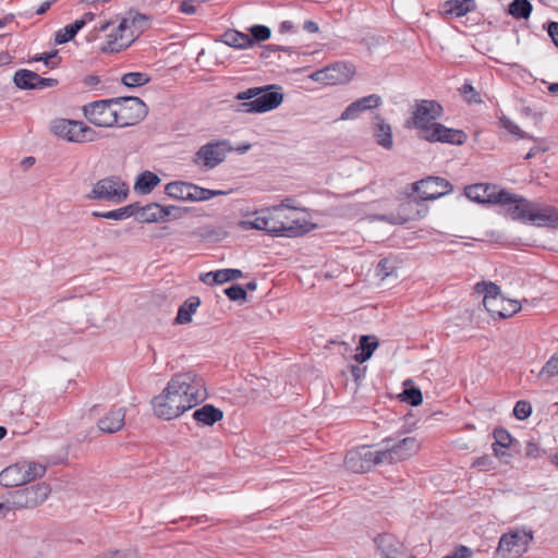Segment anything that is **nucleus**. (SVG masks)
<instances>
[{"mask_svg":"<svg viewBox=\"0 0 558 558\" xmlns=\"http://www.w3.org/2000/svg\"><path fill=\"white\" fill-rule=\"evenodd\" d=\"M442 114V107L435 100L423 99L413 108L412 123L417 135L428 142H453V130L446 128L437 120Z\"/></svg>","mask_w":558,"mask_h":558,"instance_id":"obj_1","label":"nucleus"},{"mask_svg":"<svg viewBox=\"0 0 558 558\" xmlns=\"http://www.w3.org/2000/svg\"><path fill=\"white\" fill-rule=\"evenodd\" d=\"M236 99L245 100L234 106V110L243 113H262L276 109L283 101V95L266 92L260 88H248L236 95Z\"/></svg>","mask_w":558,"mask_h":558,"instance_id":"obj_2","label":"nucleus"},{"mask_svg":"<svg viewBox=\"0 0 558 558\" xmlns=\"http://www.w3.org/2000/svg\"><path fill=\"white\" fill-rule=\"evenodd\" d=\"M475 289L483 294L484 307L493 318L511 317L521 310L519 301L502 296L498 286L493 282L477 283Z\"/></svg>","mask_w":558,"mask_h":558,"instance_id":"obj_3","label":"nucleus"},{"mask_svg":"<svg viewBox=\"0 0 558 558\" xmlns=\"http://www.w3.org/2000/svg\"><path fill=\"white\" fill-rule=\"evenodd\" d=\"M269 227L272 236H296L312 230V225L298 213L282 211L281 207H268Z\"/></svg>","mask_w":558,"mask_h":558,"instance_id":"obj_4","label":"nucleus"},{"mask_svg":"<svg viewBox=\"0 0 558 558\" xmlns=\"http://www.w3.org/2000/svg\"><path fill=\"white\" fill-rule=\"evenodd\" d=\"M133 25L134 21L130 19L101 24L97 31L106 33V39L100 49L104 52H119L128 48L135 39Z\"/></svg>","mask_w":558,"mask_h":558,"instance_id":"obj_5","label":"nucleus"},{"mask_svg":"<svg viewBox=\"0 0 558 558\" xmlns=\"http://www.w3.org/2000/svg\"><path fill=\"white\" fill-rule=\"evenodd\" d=\"M168 383L181 393L184 400L191 403L192 408L207 397L205 379L193 369L175 373Z\"/></svg>","mask_w":558,"mask_h":558,"instance_id":"obj_6","label":"nucleus"},{"mask_svg":"<svg viewBox=\"0 0 558 558\" xmlns=\"http://www.w3.org/2000/svg\"><path fill=\"white\" fill-rule=\"evenodd\" d=\"M154 413L162 420H173L192 409L191 403L167 383L163 390L151 400Z\"/></svg>","mask_w":558,"mask_h":558,"instance_id":"obj_7","label":"nucleus"},{"mask_svg":"<svg viewBox=\"0 0 558 558\" xmlns=\"http://www.w3.org/2000/svg\"><path fill=\"white\" fill-rule=\"evenodd\" d=\"M533 538V530L529 526L509 529L500 536L496 554L502 558H519L527 551Z\"/></svg>","mask_w":558,"mask_h":558,"instance_id":"obj_8","label":"nucleus"},{"mask_svg":"<svg viewBox=\"0 0 558 558\" xmlns=\"http://www.w3.org/2000/svg\"><path fill=\"white\" fill-rule=\"evenodd\" d=\"M45 473V465L33 461H21L0 472V485L4 487L21 486L43 477Z\"/></svg>","mask_w":558,"mask_h":558,"instance_id":"obj_9","label":"nucleus"},{"mask_svg":"<svg viewBox=\"0 0 558 558\" xmlns=\"http://www.w3.org/2000/svg\"><path fill=\"white\" fill-rule=\"evenodd\" d=\"M129 185L118 175H109L98 180L87 194L92 201H104L121 204L129 196Z\"/></svg>","mask_w":558,"mask_h":558,"instance_id":"obj_10","label":"nucleus"},{"mask_svg":"<svg viewBox=\"0 0 558 558\" xmlns=\"http://www.w3.org/2000/svg\"><path fill=\"white\" fill-rule=\"evenodd\" d=\"M421 449V441L415 436L401 439L386 438L383 447L378 449L379 461L383 463H395L404 461L416 454Z\"/></svg>","mask_w":558,"mask_h":558,"instance_id":"obj_11","label":"nucleus"},{"mask_svg":"<svg viewBox=\"0 0 558 558\" xmlns=\"http://www.w3.org/2000/svg\"><path fill=\"white\" fill-rule=\"evenodd\" d=\"M50 133L59 140L70 143L93 142L96 132L85 123L69 119H54L49 124Z\"/></svg>","mask_w":558,"mask_h":558,"instance_id":"obj_12","label":"nucleus"},{"mask_svg":"<svg viewBox=\"0 0 558 558\" xmlns=\"http://www.w3.org/2000/svg\"><path fill=\"white\" fill-rule=\"evenodd\" d=\"M114 98L102 99L87 104L83 107L85 118L99 128H118V117Z\"/></svg>","mask_w":558,"mask_h":558,"instance_id":"obj_13","label":"nucleus"},{"mask_svg":"<svg viewBox=\"0 0 558 558\" xmlns=\"http://www.w3.org/2000/svg\"><path fill=\"white\" fill-rule=\"evenodd\" d=\"M165 193L171 198L189 202H204L225 194L222 191L204 189L184 181L168 183L165 186Z\"/></svg>","mask_w":558,"mask_h":558,"instance_id":"obj_14","label":"nucleus"},{"mask_svg":"<svg viewBox=\"0 0 558 558\" xmlns=\"http://www.w3.org/2000/svg\"><path fill=\"white\" fill-rule=\"evenodd\" d=\"M118 128L134 125L142 121L148 112V108L144 101L137 97H118L114 98Z\"/></svg>","mask_w":558,"mask_h":558,"instance_id":"obj_15","label":"nucleus"},{"mask_svg":"<svg viewBox=\"0 0 558 558\" xmlns=\"http://www.w3.org/2000/svg\"><path fill=\"white\" fill-rule=\"evenodd\" d=\"M532 204V201L505 189L501 191L497 203L505 216L524 223L529 221Z\"/></svg>","mask_w":558,"mask_h":558,"instance_id":"obj_16","label":"nucleus"},{"mask_svg":"<svg viewBox=\"0 0 558 558\" xmlns=\"http://www.w3.org/2000/svg\"><path fill=\"white\" fill-rule=\"evenodd\" d=\"M378 450L373 451L366 446L357 447L347 452L344 466L356 474L368 472L374 465L381 464Z\"/></svg>","mask_w":558,"mask_h":558,"instance_id":"obj_17","label":"nucleus"},{"mask_svg":"<svg viewBox=\"0 0 558 558\" xmlns=\"http://www.w3.org/2000/svg\"><path fill=\"white\" fill-rule=\"evenodd\" d=\"M354 66L344 62H336L310 74V78L326 85L345 84L354 76Z\"/></svg>","mask_w":558,"mask_h":558,"instance_id":"obj_18","label":"nucleus"},{"mask_svg":"<svg viewBox=\"0 0 558 558\" xmlns=\"http://www.w3.org/2000/svg\"><path fill=\"white\" fill-rule=\"evenodd\" d=\"M226 141L211 142L203 145L194 156V163L206 169H214L220 165L230 150Z\"/></svg>","mask_w":558,"mask_h":558,"instance_id":"obj_19","label":"nucleus"},{"mask_svg":"<svg viewBox=\"0 0 558 558\" xmlns=\"http://www.w3.org/2000/svg\"><path fill=\"white\" fill-rule=\"evenodd\" d=\"M413 191L418 193L421 201H434L451 191L449 181L439 177H428L413 183Z\"/></svg>","mask_w":558,"mask_h":558,"instance_id":"obj_20","label":"nucleus"},{"mask_svg":"<svg viewBox=\"0 0 558 558\" xmlns=\"http://www.w3.org/2000/svg\"><path fill=\"white\" fill-rule=\"evenodd\" d=\"M527 223L539 228H558V208L533 202Z\"/></svg>","mask_w":558,"mask_h":558,"instance_id":"obj_21","label":"nucleus"},{"mask_svg":"<svg viewBox=\"0 0 558 558\" xmlns=\"http://www.w3.org/2000/svg\"><path fill=\"white\" fill-rule=\"evenodd\" d=\"M14 84L21 89H45L58 85V81L51 77H41L36 72L22 69L15 72Z\"/></svg>","mask_w":558,"mask_h":558,"instance_id":"obj_22","label":"nucleus"},{"mask_svg":"<svg viewBox=\"0 0 558 558\" xmlns=\"http://www.w3.org/2000/svg\"><path fill=\"white\" fill-rule=\"evenodd\" d=\"M502 190L496 185L478 183L465 187L464 195L468 199L476 203L497 205Z\"/></svg>","mask_w":558,"mask_h":558,"instance_id":"obj_23","label":"nucleus"},{"mask_svg":"<svg viewBox=\"0 0 558 558\" xmlns=\"http://www.w3.org/2000/svg\"><path fill=\"white\" fill-rule=\"evenodd\" d=\"M269 215L268 207L254 213L246 211L243 214L244 219L239 221L238 225L242 230H259L270 234L269 221L271 219H269Z\"/></svg>","mask_w":558,"mask_h":558,"instance_id":"obj_24","label":"nucleus"},{"mask_svg":"<svg viewBox=\"0 0 558 558\" xmlns=\"http://www.w3.org/2000/svg\"><path fill=\"white\" fill-rule=\"evenodd\" d=\"M381 105V97L372 94L368 96H365L363 98H360L352 104H350L345 110L341 113L340 120H354L356 119L360 113L363 111L377 108Z\"/></svg>","mask_w":558,"mask_h":558,"instance_id":"obj_25","label":"nucleus"},{"mask_svg":"<svg viewBox=\"0 0 558 558\" xmlns=\"http://www.w3.org/2000/svg\"><path fill=\"white\" fill-rule=\"evenodd\" d=\"M375 544L383 558H404L402 543L392 534H380Z\"/></svg>","mask_w":558,"mask_h":558,"instance_id":"obj_26","label":"nucleus"},{"mask_svg":"<svg viewBox=\"0 0 558 558\" xmlns=\"http://www.w3.org/2000/svg\"><path fill=\"white\" fill-rule=\"evenodd\" d=\"M125 420V409H111L97 422L98 429L102 433L113 434L122 429Z\"/></svg>","mask_w":558,"mask_h":558,"instance_id":"obj_27","label":"nucleus"},{"mask_svg":"<svg viewBox=\"0 0 558 558\" xmlns=\"http://www.w3.org/2000/svg\"><path fill=\"white\" fill-rule=\"evenodd\" d=\"M422 204L418 201H408L401 204L399 217L390 220L392 223H404L409 220L420 219L426 216L427 209L420 208Z\"/></svg>","mask_w":558,"mask_h":558,"instance_id":"obj_28","label":"nucleus"},{"mask_svg":"<svg viewBox=\"0 0 558 558\" xmlns=\"http://www.w3.org/2000/svg\"><path fill=\"white\" fill-rule=\"evenodd\" d=\"M373 134L376 143L385 149H391L393 146L392 130L390 124L386 123L380 116L375 117Z\"/></svg>","mask_w":558,"mask_h":558,"instance_id":"obj_29","label":"nucleus"},{"mask_svg":"<svg viewBox=\"0 0 558 558\" xmlns=\"http://www.w3.org/2000/svg\"><path fill=\"white\" fill-rule=\"evenodd\" d=\"M161 182L160 178L151 171L140 173L134 183V191L141 195L149 194Z\"/></svg>","mask_w":558,"mask_h":558,"instance_id":"obj_30","label":"nucleus"},{"mask_svg":"<svg viewBox=\"0 0 558 558\" xmlns=\"http://www.w3.org/2000/svg\"><path fill=\"white\" fill-rule=\"evenodd\" d=\"M220 41L229 47L236 49H246L254 45V40L250 35L234 29L225 32L220 38Z\"/></svg>","mask_w":558,"mask_h":558,"instance_id":"obj_31","label":"nucleus"},{"mask_svg":"<svg viewBox=\"0 0 558 558\" xmlns=\"http://www.w3.org/2000/svg\"><path fill=\"white\" fill-rule=\"evenodd\" d=\"M193 417L198 424L211 426L223 417V413L211 404H205L194 411Z\"/></svg>","mask_w":558,"mask_h":558,"instance_id":"obj_32","label":"nucleus"},{"mask_svg":"<svg viewBox=\"0 0 558 558\" xmlns=\"http://www.w3.org/2000/svg\"><path fill=\"white\" fill-rule=\"evenodd\" d=\"M23 489L26 494V498L31 504V507L33 508L43 504L50 494V487L46 483L36 484Z\"/></svg>","mask_w":558,"mask_h":558,"instance_id":"obj_33","label":"nucleus"},{"mask_svg":"<svg viewBox=\"0 0 558 558\" xmlns=\"http://www.w3.org/2000/svg\"><path fill=\"white\" fill-rule=\"evenodd\" d=\"M201 305V300L197 296L189 298L178 311V315L175 318V323L178 324H189L192 322L193 314L197 311Z\"/></svg>","mask_w":558,"mask_h":558,"instance_id":"obj_34","label":"nucleus"},{"mask_svg":"<svg viewBox=\"0 0 558 558\" xmlns=\"http://www.w3.org/2000/svg\"><path fill=\"white\" fill-rule=\"evenodd\" d=\"M163 206L157 203H150L146 206L137 208V214H140L142 221L144 222H163Z\"/></svg>","mask_w":558,"mask_h":558,"instance_id":"obj_35","label":"nucleus"},{"mask_svg":"<svg viewBox=\"0 0 558 558\" xmlns=\"http://www.w3.org/2000/svg\"><path fill=\"white\" fill-rule=\"evenodd\" d=\"M378 345L379 342L375 336H362L360 338V348L362 352L355 354L354 360L359 363L368 361Z\"/></svg>","mask_w":558,"mask_h":558,"instance_id":"obj_36","label":"nucleus"},{"mask_svg":"<svg viewBox=\"0 0 558 558\" xmlns=\"http://www.w3.org/2000/svg\"><path fill=\"white\" fill-rule=\"evenodd\" d=\"M533 11V5L529 0H513L508 7V14L515 20H527Z\"/></svg>","mask_w":558,"mask_h":558,"instance_id":"obj_37","label":"nucleus"},{"mask_svg":"<svg viewBox=\"0 0 558 558\" xmlns=\"http://www.w3.org/2000/svg\"><path fill=\"white\" fill-rule=\"evenodd\" d=\"M405 389L399 393L398 398L400 401L405 402L410 405L417 407L423 401L422 392L418 388L412 387V380L407 379L403 383Z\"/></svg>","mask_w":558,"mask_h":558,"instance_id":"obj_38","label":"nucleus"},{"mask_svg":"<svg viewBox=\"0 0 558 558\" xmlns=\"http://www.w3.org/2000/svg\"><path fill=\"white\" fill-rule=\"evenodd\" d=\"M137 204H130L118 209L105 211L102 218L112 220H124L137 214Z\"/></svg>","mask_w":558,"mask_h":558,"instance_id":"obj_39","label":"nucleus"},{"mask_svg":"<svg viewBox=\"0 0 558 558\" xmlns=\"http://www.w3.org/2000/svg\"><path fill=\"white\" fill-rule=\"evenodd\" d=\"M148 74L143 72H130L121 77V82L126 87H140L149 82Z\"/></svg>","mask_w":558,"mask_h":558,"instance_id":"obj_40","label":"nucleus"},{"mask_svg":"<svg viewBox=\"0 0 558 558\" xmlns=\"http://www.w3.org/2000/svg\"><path fill=\"white\" fill-rule=\"evenodd\" d=\"M7 505L10 507V511L12 509H29V508H32L28 499L26 498V494H25L24 489L15 490L11 495V498L7 502Z\"/></svg>","mask_w":558,"mask_h":558,"instance_id":"obj_41","label":"nucleus"},{"mask_svg":"<svg viewBox=\"0 0 558 558\" xmlns=\"http://www.w3.org/2000/svg\"><path fill=\"white\" fill-rule=\"evenodd\" d=\"M459 93L469 105L482 102L480 93L468 82L459 88Z\"/></svg>","mask_w":558,"mask_h":558,"instance_id":"obj_42","label":"nucleus"},{"mask_svg":"<svg viewBox=\"0 0 558 558\" xmlns=\"http://www.w3.org/2000/svg\"><path fill=\"white\" fill-rule=\"evenodd\" d=\"M396 268L397 266L393 260L383 258L377 265V276H379L381 279H386L395 272Z\"/></svg>","mask_w":558,"mask_h":558,"instance_id":"obj_43","label":"nucleus"},{"mask_svg":"<svg viewBox=\"0 0 558 558\" xmlns=\"http://www.w3.org/2000/svg\"><path fill=\"white\" fill-rule=\"evenodd\" d=\"M500 124L504 129H506L509 133L518 136L519 138H530L527 134H525L517 123H514L511 119L507 117H500Z\"/></svg>","mask_w":558,"mask_h":558,"instance_id":"obj_44","label":"nucleus"},{"mask_svg":"<svg viewBox=\"0 0 558 558\" xmlns=\"http://www.w3.org/2000/svg\"><path fill=\"white\" fill-rule=\"evenodd\" d=\"M532 413V405L527 401L520 400L514 404L513 415L515 418L523 421L527 418Z\"/></svg>","mask_w":558,"mask_h":558,"instance_id":"obj_45","label":"nucleus"},{"mask_svg":"<svg viewBox=\"0 0 558 558\" xmlns=\"http://www.w3.org/2000/svg\"><path fill=\"white\" fill-rule=\"evenodd\" d=\"M252 39L255 41H265L270 38L271 31L269 27L264 25H254L250 28Z\"/></svg>","mask_w":558,"mask_h":558,"instance_id":"obj_46","label":"nucleus"},{"mask_svg":"<svg viewBox=\"0 0 558 558\" xmlns=\"http://www.w3.org/2000/svg\"><path fill=\"white\" fill-rule=\"evenodd\" d=\"M541 376H558V351L543 366L541 371Z\"/></svg>","mask_w":558,"mask_h":558,"instance_id":"obj_47","label":"nucleus"},{"mask_svg":"<svg viewBox=\"0 0 558 558\" xmlns=\"http://www.w3.org/2000/svg\"><path fill=\"white\" fill-rule=\"evenodd\" d=\"M495 442L493 445H498L500 447H510L512 444V437L508 430L505 428H496L494 430Z\"/></svg>","mask_w":558,"mask_h":558,"instance_id":"obj_48","label":"nucleus"},{"mask_svg":"<svg viewBox=\"0 0 558 558\" xmlns=\"http://www.w3.org/2000/svg\"><path fill=\"white\" fill-rule=\"evenodd\" d=\"M225 293L232 301H244L246 299V290L239 284L227 288Z\"/></svg>","mask_w":558,"mask_h":558,"instance_id":"obj_49","label":"nucleus"},{"mask_svg":"<svg viewBox=\"0 0 558 558\" xmlns=\"http://www.w3.org/2000/svg\"><path fill=\"white\" fill-rule=\"evenodd\" d=\"M75 35H76V32L70 24L56 33L54 40L59 45L65 44V43L70 41Z\"/></svg>","mask_w":558,"mask_h":558,"instance_id":"obj_50","label":"nucleus"},{"mask_svg":"<svg viewBox=\"0 0 558 558\" xmlns=\"http://www.w3.org/2000/svg\"><path fill=\"white\" fill-rule=\"evenodd\" d=\"M162 214L165 216V221H167L169 218L178 220L186 214V209L178 206H163Z\"/></svg>","mask_w":558,"mask_h":558,"instance_id":"obj_51","label":"nucleus"},{"mask_svg":"<svg viewBox=\"0 0 558 558\" xmlns=\"http://www.w3.org/2000/svg\"><path fill=\"white\" fill-rule=\"evenodd\" d=\"M475 9L474 0H456V16L465 15L468 12H471Z\"/></svg>","mask_w":558,"mask_h":558,"instance_id":"obj_52","label":"nucleus"},{"mask_svg":"<svg viewBox=\"0 0 558 558\" xmlns=\"http://www.w3.org/2000/svg\"><path fill=\"white\" fill-rule=\"evenodd\" d=\"M509 447H500L498 445H493V452L496 458H498L504 463H509L511 459V454L507 451Z\"/></svg>","mask_w":558,"mask_h":558,"instance_id":"obj_53","label":"nucleus"},{"mask_svg":"<svg viewBox=\"0 0 558 558\" xmlns=\"http://www.w3.org/2000/svg\"><path fill=\"white\" fill-rule=\"evenodd\" d=\"M228 274L229 272L227 271V269L216 270L214 274L215 284H220L230 281V276Z\"/></svg>","mask_w":558,"mask_h":558,"instance_id":"obj_54","label":"nucleus"},{"mask_svg":"<svg viewBox=\"0 0 558 558\" xmlns=\"http://www.w3.org/2000/svg\"><path fill=\"white\" fill-rule=\"evenodd\" d=\"M547 33L553 43L558 47V22H549L547 25Z\"/></svg>","mask_w":558,"mask_h":558,"instance_id":"obj_55","label":"nucleus"},{"mask_svg":"<svg viewBox=\"0 0 558 558\" xmlns=\"http://www.w3.org/2000/svg\"><path fill=\"white\" fill-rule=\"evenodd\" d=\"M179 10L185 14H194L196 12V7L193 0H183L180 3Z\"/></svg>","mask_w":558,"mask_h":558,"instance_id":"obj_56","label":"nucleus"},{"mask_svg":"<svg viewBox=\"0 0 558 558\" xmlns=\"http://www.w3.org/2000/svg\"><path fill=\"white\" fill-rule=\"evenodd\" d=\"M524 452L526 457L536 458L539 454V448L534 442H527Z\"/></svg>","mask_w":558,"mask_h":558,"instance_id":"obj_57","label":"nucleus"},{"mask_svg":"<svg viewBox=\"0 0 558 558\" xmlns=\"http://www.w3.org/2000/svg\"><path fill=\"white\" fill-rule=\"evenodd\" d=\"M456 558H472V550L464 545H460L456 547Z\"/></svg>","mask_w":558,"mask_h":558,"instance_id":"obj_58","label":"nucleus"},{"mask_svg":"<svg viewBox=\"0 0 558 558\" xmlns=\"http://www.w3.org/2000/svg\"><path fill=\"white\" fill-rule=\"evenodd\" d=\"M125 553H121L119 550H116V549H108V550H105L102 553H100L97 558H123V555Z\"/></svg>","mask_w":558,"mask_h":558,"instance_id":"obj_59","label":"nucleus"},{"mask_svg":"<svg viewBox=\"0 0 558 558\" xmlns=\"http://www.w3.org/2000/svg\"><path fill=\"white\" fill-rule=\"evenodd\" d=\"M275 207H281L282 211L292 209L293 210L292 213H298L299 216H300V214H304L303 210H299L292 206L291 198H284L279 205H276Z\"/></svg>","mask_w":558,"mask_h":558,"instance_id":"obj_60","label":"nucleus"},{"mask_svg":"<svg viewBox=\"0 0 558 558\" xmlns=\"http://www.w3.org/2000/svg\"><path fill=\"white\" fill-rule=\"evenodd\" d=\"M492 464V460L488 457L478 458L474 465L482 468L483 470H489Z\"/></svg>","mask_w":558,"mask_h":558,"instance_id":"obj_61","label":"nucleus"},{"mask_svg":"<svg viewBox=\"0 0 558 558\" xmlns=\"http://www.w3.org/2000/svg\"><path fill=\"white\" fill-rule=\"evenodd\" d=\"M303 28L308 33H317L319 27L314 21H306L303 25Z\"/></svg>","mask_w":558,"mask_h":558,"instance_id":"obj_62","label":"nucleus"},{"mask_svg":"<svg viewBox=\"0 0 558 558\" xmlns=\"http://www.w3.org/2000/svg\"><path fill=\"white\" fill-rule=\"evenodd\" d=\"M214 274H215V271H209V272H206V274H202L199 279H201L202 282H204L206 284H215Z\"/></svg>","mask_w":558,"mask_h":558,"instance_id":"obj_63","label":"nucleus"},{"mask_svg":"<svg viewBox=\"0 0 558 558\" xmlns=\"http://www.w3.org/2000/svg\"><path fill=\"white\" fill-rule=\"evenodd\" d=\"M440 12L445 16L450 15L453 12V2L446 1Z\"/></svg>","mask_w":558,"mask_h":558,"instance_id":"obj_64","label":"nucleus"}]
</instances>
